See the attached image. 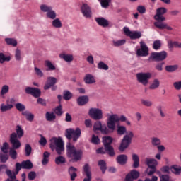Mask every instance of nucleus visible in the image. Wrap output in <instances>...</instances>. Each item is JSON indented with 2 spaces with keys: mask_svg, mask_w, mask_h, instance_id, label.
Segmentation results:
<instances>
[{
  "mask_svg": "<svg viewBox=\"0 0 181 181\" xmlns=\"http://www.w3.org/2000/svg\"><path fill=\"white\" fill-rule=\"evenodd\" d=\"M50 156V153L45 151L43 153V159L42 160V165H47L49 163V158Z\"/></svg>",
  "mask_w": 181,
  "mask_h": 181,
  "instance_id": "obj_39",
  "label": "nucleus"
},
{
  "mask_svg": "<svg viewBox=\"0 0 181 181\" xmlns=\"http://www.w3.org/2000/svg\"><path fill=\"white\" fill-rule=\"evenodd\" d=\"M5 42L8 46H13V47L18 46V41L15 38H6Z\"/></svg>",
  "mask_w": 181,
  "mask_h": 181,
  "instance_id": "obj_33",
  "label": "nucleus"
},
{
  "mask_svg": "<svg viewBox=\"0 0 181 181\" xmlns=\"http://www.w3.org/2000/svg\"><path fill=\"white\" fill-rule=\"evenodd\" d=\"M66 136L67 139H73L74 142H77V139L81 136V129L77 127L74 129H67L66 130Z\"/></svg>",
  "mask_w": 181,
  "mask_h": 181,
  "instance_id": "obj_8",
  "label": "nucleus"
},
{
  "mask_svg": "<svg viewBox=\"0 0 181 181\" xmlns=\"http://www.w3.org/2000/svg\"><path fill=\"white\" fill-rule=\"evenodd\" d=\"M123 32L124 35L132 39V40L141 39L142 37V33H141V31H131L128 27H124L123 28Z\"/></svg>",
  "mask_w": 181,
  "mask_h": 181,
  "instance_id": "obj_11",
  "label": "nucleus"
},
{
  "mask_svg": "<svg viewBox=\"0 0 181 181\" xmlns=\"http://www.w3.org/2000/svg\"><path fill=\"white\" fill-rule=\"evenodd\" d=\"M133 168H139V156L136 154H132Z\"/></svg>",
  "mask_w": 181,
  "mask_h": 181,
  "instance_id": "obj_35",
  "label": "nucleus"
},
{
  "mask_svg": "<svg viewBox=\"0 0 181 181\" xmlns=\"http://www.w3.org/2000/svg\"><path fill=\"white\" fill-rule=\"evenodd\" d=\"M6 173L9 177L8 179H11V180H15L16 179V174L14 172H12L11 170H6Z\"/></svg>",
  "mask_w": 181,
  "mask_h": 181,
  "instance_id": "obj_51",
  "label": "nucleus"
},
{
  "mask_svg": "<svg viewBox=\"0 0 181 181\" xmlns=\"http://www.w3.org/2000/svg\"><path fill=\"white\" fill-rule=\"evenodd\" d=\"M93 131L94 132L100 131V132L103 135H107V134H110V132H111V129L107 127V124H103L100 121H98L94 123Z\"/></svg>",
  "mask_w": 181,
  "mask_h": 181,
  "instance_id": "obj_10",
  "label": "nucleus"
},
{
  "mask_svg": "<svg viewBox=\"0 0 181 181\" xmlns=\"http://www.w3.org/2000/svg\"><path fill=\"white\" fill-rule=\"evenodd\" d=\"M98 69H99V70L107 71V70H108V69H110V67L108 66V65H107L103 61H100L98 64Z\"/></svg>",
  "mask_w": 181,
  "mask_h": 181,
  "instance_id": "obj_47",
  "label": "nucleus"
},
{
  "mask_svg": "<svg viewBox=\"0 0 181 181\" xmlns=\"http://www.w3.org/2000/svg\"><path fill=\"white\" fill-rule=\"evenodd\" d=\"M5 62H11V57L5 56L4 53L0 52V63L2 64Z\"/></svg>",
  "mask_w": 181,
  "mask_h": 181,
  "instance_id": "obj_43",
  "label": "nucleus"
},
{
  "mask_svg": "<svg viewBox=\"0 0 181 181\" xmlns=\"http://www.w3.org/2000/svg\"><path fill=\"white\" fill-rule=\"evenodd\" d=\"M116 160L119 165H125L128 161V156L125 154L119 155L117 157Z\"/></svg>",
  "mask_w": 181,
  "mask_h": 181,
  "instance_id": "obj_23",
  "label": "nucleus"
},
{
  "mask_svg": "<svg viewBox=\"0 0 181 181\" xmlns=\"http://www.w3.org/2000/svg\"><path fill=\"white\" fill-rule=\"evenodd\" d=\"M173 86H174V88H175V90H180L181 89V81L174 82Z\"/></svg>",
  "mask_w": 181,
  "mask_h": 181,
  "instance_id": "obj_64",
  "label": "nucleus"
},
{
  "mask_svg": "<svg viewBox=\"0 0 181 181\" xmlns=\"http://www.w3.org/2000/svg\"><path fill=\"white\" fill-rule=\"evenodd\" d=\"M98 166L100 169L102 170L103 173H105V170H107V163L104 160H100L98 161Z\"/></svg>",
  "mask_w": 181,
  "mask_h": 181,
  "instance_id": "obj_37",
  "label": "nucleus"
},
{
  "mask_svg": "<svg viewBox=\"0 0 181 181\" xmlns=\"http://www.w3.org/2000/svg\"><path fill=\"white\" fill-rule=\"evenodd\" d=\"M22 115L25 117L27 121H29L30 122H32L33 119H35V115H33L32 112H30L29 110H25L23 112Z\"/></svg>",
  "mask_w": 181,
  "mask_h": 181,
  "instance_id": "obj_27",
  "label": "nucleus"
},
{
  "mask_svg": "<svg viewBox=\"0 0 181 181\" xmlns=\"http://www.w3.org/2000/svg\"><path fill=\"white\" fill-rule=\"evenodd\" d=\"M141 101L142 105H144V107H152L153 104L152 101L149 100L141 99Z\"/></svg>",
  "mask_w": 181,
  "mask_h": 181,
  "instance_id": "obj_56",
  "label": "nucleus"
},
{
  "mask_svg": "<svg viewBox=\"0 0 181 181\" xmlns=\"http://www.w3.org/2000/svg\"><path fill=\"white\" fill-rule=\"evenodd\" d=\"M155 172H156V168H149L146 170L148 176H152Z\"/></svg>",
  "mask_w": 181,
  "mask_h": 181,
  "instance_id": "obj_62",
  "label": "nucleus"
},
{
  "mask_svg": "<svg viewBox=\"0 0 181 181\" xmlns=\"http://www.w3.org/2000/svg\"><path fill=\"white\" fill-rule=\"evenodd\" d=\"M145 162L148 168H156L158 166V161L155 158H146Z\"/></svg>",
  "mask_w": 181,
  "mask_h": 181,
  "instance_id": "obj_22",
  "label": "nucleus"
},
{
  "mask_svg": "<svg viewBox=\"0 0 181 181\" xmlns=\"http://www.w3.org/2000/svg\"><path fill=\"white\" fill-rule=\"evenodd\" d=\"M160 181H173L172 180H170V178L169 177V175H160Z\"/></svg>",
  "mask_w": 181,
  "mask_h": 181,
  "instance_id": "obj_63",
  "label": "nucleus"
},
{
  "mask_svg": "<svg viewBox=\"0 0 181 181\" xmlns=\"http://www.w3.org/2000/svg\"><path fill=\"white\" fill-rule=\"evenodd\" d=\"M7 153H0V160L2 163H5L8 159H9V156L6 154Z\"/></svg>",
  "mask_w": 181,
  "mask_h": 181,
  "instance_id": "obj_52",
  "label": "nucleus"
},
{
  "mask_svg": "<svg viewBox=\"0 0 181 181\" xmlns=\"http://www.w3.org/2000/svg\"><path fill=\"white\" fill-rule=\"evenodd\" d=\"M88 114L90 118H93L95 121L103 119V110L100 108L92 107L89 110Z\"/></svg>",
  "mask_w": 181,
  "mask_h": 181,
  "instance_id": "obj_12",
  "label": "nucleus"
},
{
  "mask_svg": "<svg viewBox=\"0 0 181 181\" xmlns=\"http://www.w3.org/2000/svg\"><path fill=\"white\" fill-rule=\"evenodd\" d=\"M139 177V172L134 170L126 175L124 181H134V179H138Z\"/></svg>",
  "mask_w": 181,
  "mask_h": 181,
  "instance_id": "obj_19",
  "label": "nucleus"
},
{
  "mask_svg": "<svg viewBox=\"0 0 181 181\" xmlns=\"http://www.w3.org/2000/svg\"><path fill=\"white\" fill-rule=\"evenodd\" d=\"M40 9L41 12L46 13V16L48 19H52L53 21V19L57 18V13L53 10V7L52 6L43 4L40 6Z\"/></svg>",
  "mask_w": 181,
  "mask_h": 181,
  "instance_id": "obj_6",
  "label": "nucleus"
},
{
  "mask_svg": "<svg viewBox=\"0 0 181 181\" xmlns=\"http://www.w3.org/2000/svg\"><path fill=\"white\" fill-rule=\"evenodd\" d=\"M149 49L144 41L140 42V48L136 50V55L140 57H146L149 54Z\"/></svg>",
  "mask_w": 181,
  "mask_h": 181,
  "instance_id": "obj_14",
  "label": "nucleus"
},
{
  "mask_svg": "<svg viewBox=\"0 0 181 181\" xmlns=\"http://www.w3.org/2000/svg\"><path fill=\"white\" fill-rule=\"evenodd\" d=\"M15 107L16 108V110L18 111H19L20 112H25V110H26V106H25V105H23L21 103H18L15 105Z\"/></svg>",
  "mask_w": 181,
  "mask_h": 181,
  "instance_id": "obj_45",
  "label": "nucleus"
},
{
  "mask_svg": "<svg viewBox=\"0 0 181 181\" xmlns=\"http://www.w3.org/2000/svg\"><path fill=\"white\" fill-rule=\"evenodd\" d=\"M45 66L47 67L48 71H53L56 70V66L50 62V60H45Z\"/></svg>",
  "mask_w": 181,
  "mask_h": 181,
  "instance_id": "obj_31",
  "label": "nucleus"
},
{
  "mask_svg": "<svg viewBox=\"0 0 181 181\" xmlns=\"http://www.w3.org/2000/svg\"><path fill=\"white\" fill-rule=\"evenodd\" d=\"M84 81L86 84H94L95 83V78H94V76L88 74L84 77Z\"/></svg>",
  "mask_w": 181,
  "mask_h": 181,
  "instance_id": "obj_26",
  "label": "nucleus"
},
{
  "mask_svg": "<svg viewBox=\"0 0 181 181\" xmlns=\"http://www.w3.org/2000/svg\"><path fill=\"white\" fill-rule=\"evenodd\" d=\"M161 46L162 42L160 41V40H155L153 43V49H154V50H159Z\"/></svg>",
  "mask_w": 181,
  "mask_h": 181,
  "instance_id": "obj_48",
  "label": "nucleus"
},
{
  "mask_svg": "<svg viewBox=\"0 0 181 181\" xmlns=\"http://www.w3.org/2000/svg\"><path fill=\"white\" fill-rule=\"evenodd\" d=\"M103 143L105 146V149L106 152H107L110 156H115V151H114V148L111 146V144H112V139L110 136H106L103 138Z\"/></svg>",
  "mask_w": 181,
  "mask_h": 181,
  "instance_id": "obj_9",
  "label": "nucleus"
},
{
  "mask_svg": "<svg viewBox=\"0 0 181 181\" xmlns=\"http://www.w3.org/2000/svg\"><path fill=\"white\" fill-rule=\"evenodd\" d=\"M52 26L55 28V29H61V28H63V23H62L60 18H56L52 20Z\"/></svg>",
  "mask_w": 181,
  "mask_h": 181,
  "instance_id": "obj_25",
  "label": "nucleus"
},
{
  "mask_svg": "<svg viewBox=\"0 0 181 181\" xmlns=\"http://www.w3.org/2000/svg\"><path fill=\"white\" fill-rule=\"evenodd\" d=\"M160 86V81H159V79H154L152 82V83L150 85V90H156V88H158V87Z\"/></svg>",
  "mask_w": 181,
  "mask_h": 181,
  "instance_id": "obj_36",
  "label": "nucleus"
},
{
  "mask_svg": "<svg viewBox=\"0 0 181 181\" xmlns=\"http://www.w3.org/2000/svg\"><path fill=\"white\" fill-rule=\"evenodd\" d=\"M45 117L47 121H54L56 119V115L53 112H47Z\"/></svg>",
  "mask_w": 181,
  "mask_h": 181,
  "instance_id": "obj_44",
  "label": "nucleus"
},
{
  "mask_svg": "<svg viewBox=\"0 0 181 181\" xmlns=\"http://www.w3.org/2000/svg\"><path fill=\"white\" fill-rule=\"evenodd\" d=\"M168 57V52L162 51L160 52H153L148 58V60H155V62H163Z\"/></svg>",
  "mask_w": 181,
  "mask_h": 181,
  "instance_id": "obj_13",
  "label": "nucleus"
},
{
  "mask_svg": "<svg viewBox=\"0 0 181 181\" xmlns=\"http://www.w3.org/2000/svg\"><path fill=\"white\" fill-rule=\"evenodd\" d=\"M90 142L92 144H94L95 145H98V144H100V139L98 138V136L95 135H93L92 136V139L90 140Z\"/></svg>",
  "mask_w": 181,
  "mask_h": 181,
  "instance_id": "obj_58",
  "label": "nucleus"
},
{
  "mask_svg": "<svg viewBox=\"0 0 181 181\" xmlns=\"http://www.w3.org/2000/svg\"><path fill=\"white\" fill-rule=\"evenodd\" d=\"M66 163V158L63 156H59L55 158V163L57 165H62Z\"/></svg>",
  "mask_w": 181,
  "mask_h": 181,
  "instance_id": "obj_50",
  "label": "nucleus"
},
{
  "mask_svg": "<svg viewBox=\"0 0 181 181\" xmlns=\"http://www.w3.org/2000/svg\"><path fill=\"white\" fill-rule=\"evenodd\" d=\"M166 71L172 73L173 71H176L177 70V65H169L165 67Z\"/></svg>",
  "mask_w": 181,
  "mask_h": 181,
  "instance_id": "obj_54",
  "label": "nucleus"
},
{
  "mask_svg": "<svg viewBox=\"0 0 181 181\" xmlns=\"http://www.w3.org/2000/svg\"><path fill=\"white\" fill-rule=\"evenodd\" d=\"M73 97V93L70 92L69 90H64L63 93V98L64 100H66V101H69V100H71V98Z\"/></svg>",
  "mask_w": 181,
  "mask_h": 181,
  "instance_id": "obj_40",
  "label": "nucleus"
},
{
  "mask_svg": "<svg viewBox=\"0 0 181 181\" xmlns=\"http://www.w3.org/2000/svg\"><path fill=\"white\" fill-rule=\"evenodd\" d=\"M21 163H22V169H32L33 168V164L29 160L23 161Z\"/></svg>",
  "mask_w": 181,
  "mask_h": 181,
  "instance_id": "obj_34",
  "label": "nucleus"
},
{
  "mask_svg": "<svg viewBox=\"0 0 181 181\" xmlns=\"http://www.w3.org/2000/svg\"><path fill=\"white\" fill-rule=\"evenodd\" d=\"M88 103V96H81L77 99V103L78 105H85Z\"/></svg>",
  "mask_w": 181,
  "mask_h": 181,
  "instance_id": "obj_32",
  "label": "nucleus"
},
{
  "mask_svg": "<svg viewBox=\"0 0 181 181\" xmlns=\"http://www.w3.org/2000/svg\"><path fill=\"white\" fill-rule=\"evenodd\" d=\"M117 132L118 135H127V132H128L124 126H118Z\"/></svg>",
  "mask_w": 181,
  "mask_h": 181,
  "instance_id": "obj_38",
  "label": "nucleus"
},
{
  "mask_svg": "<svg viewBox=\"0 0 181 181\" xmlns=\"http://www.w3.org/2000/svg\"><path fill=\"white\" fill-rule=\"evenodd\" d=\"M167 12L168 10L165 7H161L156 10V14L154 16V19L157 21H155L153 25L157 29H160V30H163V29L173 30V28L165 23L166 18L163 16V15Z\"/></svg>",
  "mask_w": 181,
  "mask_h": 181,
  "instance_id": "obj_1",
  "label": "nucleus"
},
{
  "mask_svg": "<svg viewBox=\"0 0 181 181\" xmlns=\"http://www.w3.org/2000/svg\"><path fill=\"white\" fill-rule=\"evenodd\" d=\"M8 91H9V86L4 85L1 88V95H5V94H6V93H8Z\"/></svg>",
  "mask_w": 181,
  "mask_h": 181,
  "instance_id": "obj_59",
  "label": "nucleus"
},
{
  "mask_svg": "<svg viewBox=\"0 0 181 181\" xmlns=\"http://www.w3.org/2000/svg\"><path fill=\"white\" fill-rule=\"evenodd\" d=\"M84 173L86 175V177L83 179V181H91V172L90 171V165L86 164L83 167Z\"/></svg>",
  "mask_w": 181,
  "mask_h": 181,
  "instance_id": "obj_24",
  "label": "nucleus"
},
{
  "mask_svg": "<svg viewBox=\"0 0 181 181\" xmlns=\"http://www.w3.org/2000/svg\"><path fill=\"white\" fill-rule=\"evenodd\" d=\"M10 144H11L12 149H19L22 146V144L18 139V135L16 133H12L10 135Z\"/></svg>",
  "mask_w": 181,
  "mask_h": 181,
  "instance_id": "obj_15",
  "label": "nucleus"
},
{
  "mask_svg": "<svg viewBox=\"0 0 181 181\" xmlns=\"http://www.w3.org/2000/svg\"><path fill=\"white\" fill-rule=\"evenodd\" d=\"M95 21L97 22L98 25H99V26H102L103 28H107V26L110 25V22L108 20L103 17L96 18Z\"/></svg>",
  "mask_w": 181,
  "mask_h": 181,
  "instance_id": "obj_20",
  "label": "nucleus"
},
{
  "mask_svg": "<svg viewBox=\"0 0 181 181\" xmlns=\"http://www.w3.org/2000/svg\"><path fill=\"white\" fill-rule=\"evenodd\" d=\"M100 2L102 8L107 9L108 6H110V4H111V0H98Z\"/></svg>",
  "mask_w": 181,
  "mask_h": 181,
  "instance_id": "obj_46",
  "label": "nucleus"
},
{
  "mask_svg": "<svg viewBox=\"0 0 181 181\" xmlns=\"http://www.w3.org/2000/svg\"><path fill=\"white\" fill-rule=\"evenodd\" d=\"M16 135H17V138H22L23 136V129H22V127L19 125L16 126Z\"/></svg>",
  "mask_w": 181,
  "mask_h": 181,
  "instance_id": "obj_42",
  "label": "nucleus"
},
{
  "mask_svg": "<svg viewBox=\"0 0 181 181\" xmlns=\"http://www.w3.org/2000/svg\"><path fill=\"white\" fill-rule=\"evenodd\" d=\"M81 12L84 18L89 19L91 18L93 13H91V8L88 4L83 3L81 6Z\"/></svg>",
  "mask_w": 181,
  "mask_h": 181,
  "instance_id": "obj_16",
  "label": "nucleus"
},
{
  "mask_svg": "<svg viewBox=\"0 0 181 181\" xmlns=\"http://www.w3.org/2000/svg\"><path fill=\"white\" fill-rule=\"evenodd\" d=\"M66 155L68 158H72L74 160H80L83 156V151L77 149L70 143L66 144Z\"/></svg>",
  "mask_w": 181,
  "mask_h": 181,
  "instance_id": "obj_4",
  "label": "nucleus"
},
{
  "mask_svg": "<svg viewBox=\"0 0 181 181\" xmlns=\"http://www.w3.org/2000/svg\"><path fill=\"white\" fill-rule=\"evenodd\" d=\"M49 146L52 151H56L58 155H62L64 152V142L61 137H52L50 139Z\"/></svg>",
  "mask_w": 181,
  "mask_h": 181,
  "instance_id": "obj_3",
  "label": "nucleus"
},
{
  "mask_svg": "<svg viewBox=\"0 0 181 181\" xmlns=\"http://www.w3.org/2000/svg\"><path fill=\"white\" fill-rule=\"evenodd\" d=\"M170 170L173 173H175V175H180L181 167L180 165H173L170 168Z\"/></svg>",
  "mask_w": 181,
  "mask_h": 181,
  "instance_id": "obj_41",
  "label": "nucleus"
},
{
  "mask_svg": "<svg viewBox=\"0 0 181 181\" xmlns=\"http://www.w3.org/2000/svg\"><path fill=\"white\" fill-rule=\"evenodd\" d=\"M57 83V78L53 76H49L47 79L46 84L44 86V90H49V88H51Z\"/></svg>",
  "mask_w": 181,
  "mask_h": 181,
  "instance_id": "obj_18",
  "label": "nucleus"
},
{
  "mask_svg": "<svg viewBox=\"0 0 181 181\" xmlns=\"http://www.w3.org/2000/svg\"><path fill=\"white\" fill-rule=\"evenodd\" d=\"M112 46L115 47H119L121 46H124L125 43H127V40L125 39H122V40H113L112 41Z\"/></svg>",
  "mask_w": 181,
  "mask_h": 181,
  "instance_id": "obj_28",
  "label": "nucleus"
},
{
  "mask_svg": "<svg viewBox=\"0 0 181 181\" xmlns=\"http://www.w3.org/2000/svg\"><path fill=\"white\" fill-rule=\"evenodd\" d=\"M106 116L107 117V127L110 129L111 132L115 131V125L117 122H125L127 121V117L125 115H121L118 117V115L113 114L112 112L110 113H107Z\"/></svg>",
  "mask_w": 181,
  "mask_h": 181,
  "instance_id": "obj_2",
  "label": "nucleus"
},
{
  "mask_svg": "<svg viewBox=\"0 0 181 181\" xmlns=\"http://www.w3.org/2000/svg\"><path fill=\"white\" fill-rule=\"evenodd\" d=\"M25 156H30V154L32 153V146H30L29 144H25Z\"/></svg>",
  "mask_w": 181,
  "mask_h": 181,
  "instance_id": "obj_53",
  "label": "nucleus"
},
{
  "mask_svg": "<svg viewBox=\"0 0 181 181\" xmlns=\"http://www.w3.org/2000/svg\"><path fill=\"white\" fill-rule=\"evenodd\" d=\"M25 93L27 94H31V95H33V97H35L36 98H37L41 94V91L39 88L32 87H27L25 88Z\"/></svg>",
  "mask_w": 181,
  "mask_h": 181,
  "instance_id": "obj_17",
  "label": "nucleus"
},
{
  "mask_svg": "<svg viewBox=\"0 0 181 181\" xmlns=\"http://www.w3.org/2000/svg\"><path fill=\"white\" fill-rule=\"evenodd\" d=\"M160 144H162V141L158 137L151 138V144L153 145V146H158L159 145H160Z\"/></svg>",
  "mask_w": 181,
  "mask_h": 181,
  "instance_id": "obj_49",
  "label": "nucleus"
},
{
  "mask_svg": "<svg viewBox=\"0 0 181 181\" xmlns=\"http://www.w3.org/2000/svg\"><path fill=\"white\" fill-rule=\"evenodd\" d=\"M15 59L17 60V62H21V60H22V52H21L18 49H16Z\"/></svg>",
  "mask_w": 181,
  "mask_h": 181,
  "instance_id": "obj_55",
  "label": "nucleus"
},
{
  "mask_svg": "<svg viewBox=\"0 0 181 181\" xmlns=\"http://www.w3.org/2000/svg\"><path fill=\"white\" fill-rule=\"evenodd\" d=\"M1 149L4 153H7L8 149H9V144L7 142L4 143Z\"/></svg>",
  "mask_w": 181,
  "mask_h": 181,
  "instance_id": "obj_61",
  "label": "nucleus"
},
{
  "mask_svg": "<svg viewBox=\"0 0 181 181\" xmlns=\"http://www.w3.org/2000/svg\"><path fill=\"white\" fill-rule=\"evenodd\" d=\"M40 139L39 140V144L41 146H45L46 144H47V140L46 138L43 136V135H40Z\"/></svg>",
  "mask_w": 181,
  "mask_h": 181,
  "instance_id": "obj_60",
  "label": "nucleus"
},
{
  "mask_svg": "<svg viewBox=\"0 0 181 181\" xmlns=\"http://www.w3.org/2000/svg\"><path fill=\"white\" fill-rule=\"evenodd\" d=\"M136 77L138 83L142 84V86H148L149 80L152 77L151 72H139L136 74Z\"/></svg>",
  "mask_w": 181,
  "mask_h": 181,
  "instance_id": "obj_7",
  "label": "nucleus"
},
{
  "mask_svg": "<svg viewBox=\"0 0 181 181\" xmlns=\"http://www.w3.org/2000/svg\"><path fill=\"white\" fill-rule=\"evenodd\" d=\"M76 172H77V168L73 166L69 168V173L71 176V180L72 181H74L76 180V177H77V173H76Z\"/></svg>",
  "mask_w": 181,
  "mask_h": 181,
  "instance_id": "obj_30",
  "label": "nucleus"
},
{
  "mask_svg": "<svg viewBox=\"0 0 181 181\" xmlns=\"http://www.w3.org/2000/svg\"><path fill=\"white\" fill-rule=\"evenodd\" d=\"M12 108H13V105L9 104L7 103H6V105H5L4 103H2L0 105V110L1 112H6V111H10V110H12Z\"/></svg>",
  "mask_w": 181,
  "mask_h": 181,
  "instance_id": "obj_29",
  "label": "nucleus"
},
{
  "mask_svg": "<svg viewBox=\"0 0 181 181\" xmlns=\"http://www.w3.org/2000/svg\"><path fill=\"white\" fill-rule=\"evenodd\" d=\"M132 138H134V132H132V131H128L123 137L120 146L119 147V151H120V152H124L125 149L129 146Z\"/></svg>",
  "mask_w": 181,
  "mask_h": 181,
  "instance_id": "obj_5",
  "label": "nucleus"
},
{
  "mask_svg": "<svg viewBox=\"0 0 181 181\" xmlns=\"http://www.w3.org/2000/svg\"><path fill=\"white\" fill-rule=\"evenodd\" d=\"M9 154L11 159H16V158L18 157V153H16V150L13 148L10 149Z\"/></svg>",
  "mask_w": 181,
  "mask_h": 181,
  "instance_id": "obj_57",
  "label": "nucleus"
},
{
  "mask_svg": "<svg viewBox=\"0 0 181 181\" xmlns=\"http://www.w3.org/2000/svg\"><path fill=\"white\" fill-rule=\"evenodd\" d=\"M59 57L60 59H63L66 63H71L74 60V57L71 54H60Z\"/></svg>",
  "mask_w": 181,
  "mask_h": 181,
  "instance_id": "obj_21",
  "label": "nucleus"
}]
</instances>
